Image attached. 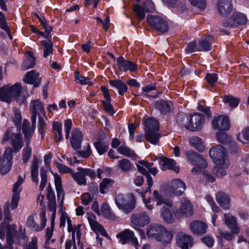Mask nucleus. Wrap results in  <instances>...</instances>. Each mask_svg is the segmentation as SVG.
I'll return each instance as SVG.
<instances>
[{"instance_id": "obj_20", "label": "nucleus", "mask_w": 249, "mask_h": 249, "mask_svg": "<svg viewBox=\"0 0 249 249\" xmlns=\"http://www.w3.org/2000/svg\"><path fill=\"white\" fill-rule=\"evenodd\" d=\"M40 74L35 70H32L26 73L24 81L25 83L33 84L35 87H37L41 83V78Z\"/></svg>"}, {"instance_id": "obj_56", "label": "nucleus", "mask_w": 249, "mask_h": 249, "mask_svg": "<svg viewBox=\"0 0 249 249\" xmlns=\"http://www.w3.org/2000/svg\"><path fill=\"white\" fill-rule=\"evenodd\" d=\"M191 4L193 6L197 7L201 10H204L206 6V2L205 0H189Z\"/></svg>"}, {"instance_id": "obj_59", "label": "nucleus", "mask_w": 249, "mask_h": 249, "mask_svg": "<svg viewBox=\"0 0 249 249\" xmlns=\"http://www.w3.org/2000/svg\"><path fill=\"white\" fill-rule=\"evenodd\" d=\"M218 233L222 238L228 241H231L234 237V235L235 234V233H233L231 231V232H229L226 231H223L221 230H219Z\"/></svg>"}, {"instance_id": "obj_53", "label": "nucleus", "mask_w": 249, "mask_h": 249, "mask_svg": "<svg viewBox=\"0 0 249 249\" xmlns=\"http://www.w3.org/2000/svg\"><path fill=\"white\" fill-rule=\"evenodd\" d=\"M46 128V124L43 118L39 116L38 117V129L39 133L41 135V139L44 138L45 130Z\"/></svg>"}, {"instance_id": "obj_18", "label": "nucleus", "mask_w": 249, "mask_h": 249, "mask_svg": "<svg viewBox=\"0 0 249 249\" xmlns=\"http://www.w3.org/2000/svg\"><path fill=\"white\" fill-rule=\"evenodd\" d=\"M224 216L225 223L228 228L232 233H235L236 235L238 234L240 231V228L238 226L236 217L228 213H225Z\"/></svg>"}, {"instance_id": "obj_31", "label": "nucleus", "mask_w": 249, "mask_h": 249, "mask_svg": "<svg viewBox=\"0 0 249 249\" xmlns=\"http://www.w3.org/2000/svg\"><path fill=\"white\" fill-rule=\"evenodd\" d=\"M190 144L200 152L205 149V146L201 138L197 136H192L189 139Z\"/></svg>"}, {"instance_id": "obj_1", "label": "nucleus", "mask_w": 249, "mask_h": 249, "mask_svg": "<svg viewBox=\"0 0 249 249\" xmlns=\"http://www.w3.org/2000/svg\"><path fill=\"white\" fill-rule=\"evenodd\" d=\"M27 92L22 89L21 85L16 83L13 85H7L0 88V99L9 103L15 99L19 104L26 101Z\"/></svg>"}, {"instance_id": "obj_63", "label": "nucleus", "mask_w": 249, "mask_h": 249, "mask_svg": "<svg viewBox=\"0 0 249 249\" xmlns=\"http://www.w3.org/2000/svg\"><path fill=\"white\" fill-rule=\"evenodd\" d=\"M91 153L92 151L90 148V146L89 144H88L86 150L78 151L76 152L75 154L81 156V157L85 158H87L91 155Z\"/></svg>"}, {"instance_id": "obj_51", "label": "nucleus", "mask_w": 249, "mask_h": 249, "mask_svg": "<svg viewBox=\"0 0 249 249\" xmlns=\"http://www.w3.org/2000/svg\"><path fill=\"white\" fill-rule=\"evenodd\" d=\"M26 225L31 230L35 231H39V225L35 221L34 216L33 215H30L28 217L26 221Z\"/></svg>"}, {"instance_id": "obj_6", "label": "nucleus", "mask_w": 249, "mask_h": 249, "mask_svg": "<svg viewBox=\"0 0 249 249\" xmlns=\"http://www.w3.org/2000/svg\"><path fill=\"white\" fill-rule=\"evenodd\" d=\"M77 170V172L76 173H73L72 171L71 175L74 180L79 185H86V176L91 178L95 177V173L91 169L78 167Z\"/></svg>"}, {"instance_id": "obj_14", "label": "nucleus", "mask_w": 249, "mask_h": 249, "mask_svg": "<svg viewBox=\"0 0 249 249\" xmlns=\"http://www.w3.org/2000/svg\"><path fill=\"white\" fill-rule=\"evenodd\" d=\"M213 127L220 131H226L230 128V122L228 118L224 115H219L213 119L212 122Z\"/></svg>"}, {"instance_id": "obj_39", "label": "nucleus", "mask_w": 249, "mask_h": 249, "mask_svg": "<svg viewBox=\"0 0 249 249\" xmlns=\"http://www.w3.org/2000/svg\"><path fill=\"white\" fill-rule=\"evenodd\" d=\"M38 162L37 158L34 157L31 165V175L32 180L36 183H38Z\"/></svg>"}, {"instance_id": "obj_32", "label": "nucleus", "mask_w": 249, "mask_h": 249, "mask_svg": "<svg viewBox=\"0 0 249 249\" xmlns=\"http://www.w3.org/2000/svg\"><path fill=\"white\" fill-rule=\"evenodd\" d=\"M146 140L152 144H158L160 134L157 131H147L145 134Z\"/></svg>"}, {"instance_id": "obj_35", "label": "nucleus", "mask_w": 249, "mask_h": 249, "mask_svg": "<svg viewBox=\"0 0 249 249\" xmlns=\"http://www.w3.org/2000/svg\"><path fill=\"white\" fill-rule=\"evenodd\" d=\"M169 207L166 205L163 206L161 209V215L166 222L171 223L174 221V218Z\"/></svg>"}, {"instance_id": "obj_7", "label": "nucleus", "mask_w": 249, "mask_h": 249, "mask_svg": "<svg viewBox=\"0 0 249 249\" xmlns=\"http://www.w3.org/2000/svg\"><path fill=\"white\" fill-rule=\"evenodd\" d=\"M13 149L10 147H7L3 154V158L0 160V172L2 175L7 174L11 170L13 160Z\"/></svg>"}, {"instance_id": "obj_24", "label": "nucleus", "mask_w": 249, "mask_h": 249, "mask_svg": "<svg viewBox=\"0 0 249 249\" xmlns=\"http://www.w3.org/2000/svg\"><path fill=\"white\" fill-rule=\"evenodd\" d=\"M186 189L185 183L180 179H176L172 181L171 190L177 195H181Z\"/></svg>"}, {"instance_id": "obj_60", "label": "nucleus", "mask_w": 249, "mask_h": 249, "mask_svg": "<svg viewBox=\"0 0 249 249\" xmlns=\"http://www.w3.org/2000/svg\"><path fill=\"white\" fill-rule=\"evenodd\" d=\"M24 179L23 178L19 177L18 178V181L14 184L13 187V194H18L20 195V193L21 189H19L20 186L22 184V183L23 182Z\"/></svg>"}, {"instance_id": "obj_5", "label": "nucleus", "mask_w": 249, "mask_h": 249, "mask_svg": "<svg viewBox=\"0 0 249 249\" xmlns=\"http://www.w3.org/2000/svg\"><path fill=\"white\" fill-rule=\"evenodd\" d=\"M209 155L213 159L216 165H223L228 167L229 160L227 158L226 149L221 145H218L212 148L209 151Z\"/></svg>"}, {"instance_id": "obj_47", "label": "nucleus", "mask_w": 249, "mask_h": 249, "mask_svg": "<svg viewBox=\"0 0 249 249\" xmlns=\"http://www.w3.org/2000/svg\"><path fill=\"white\" fill-rule=\"evenodd\" d=\"M94 146L100 155L106 153L108 148V145L107 144L100 141L95 142Z\"/></svg>"}, {"instance_id": "obj_10", "label": "nucleus", "mask_w": 249, "mask_h": 249, "mask_svg": "<svg viewBox=\"0 0 249 249\" xmlns=\"http://www.w3.org/2000/svg\"><path fill=\"white\" fill-rule=\"evenodd\" d=\"M117 237L120 239V242L122 244H125L129 241L131 245L135 247L136 249H139L140 248L137 239L135 236L133 231L129 229H125L118 234Z\"/></svg>"}, {"instance_id": "obj_21", "label": "nucleus", "mask_w": 249, "mask_h": 249, "mask_svg": "<svg viewBox=\"0 0 249 249\" xmlns=\"http://www.w3.org/2000/svg\"><path fill=\"white\" fill-rule=\"evenodd\" d=\"M190 227L193 233L197 235H201L205 233L207 229V225L203 221L199 220L191 222Z\"/></svg>"}, {"instance_id": "obj_19", "label": "nucleus", "mask_w": 249, "mask_h": 249, "mask_svg": "<svg viewBox=\"0 0 249 249\" xmlns=\"http://www.w3.org/2000/svg\"><path fill=\"white\" fill-rule=\"evenodd\" d=\"M231 2V0H218L217 3L218 13L225 16L231 13L233 9Z\"/></svg>"}, {"instance_id": "obj_62", "label": "nucleus", "mask_w": 249, "mask_h": 249, "mask_svg": "<svg viewBox=\"0 0 249 249\" xmlns=\"http://www.w3.org/2000/svg\"><path fill=\"white\" fill-rule=\"evenodd\" d=\"M41 180L40 185V189L43 190L45 188L47 181V175L46 172L42 169L40 171Z\"/></svg>"}, {"instance_id": "obj_41", "label": "nucleus", "mask_w": 249, "mask_h": 249, "mask_svg": "<svg viewBox=\"0 0 249 249\" xmlns=\"http://www.w3.org/2000/svg\"><path fill=\"white\" fill-rule=\"evenodd\" d=\"M41 44L43 46V56L46 58L50 54L53 53V44L50 40H43L41 41Z\"/></svg>"}, {"instance_id": "obj_26", "label": "nucleus", "mask_w": 249, "mask_h": 249, "mask_svg": "<svg viewBox=\"0 0 249 249\" xmlns=\"http://www.w3.org/2000/svg\"><path fill=\"white\" fill-rule=\"evenodd\" d=\"M155 107L160 110L162 114H165L170 111L173 107V105L171 102L160 100L156 101L155 104Z\"/></svg>"}, {"instance_id": "obj_23", "label": "nucleus", "mask_w": 249, "mask_h": 249, "mask_svg": "<svg viewBox=\"0 0 249 249\" xmlns=\"http://www.w3.org/2000/svg\"><path fill=\"white\" fill-rule=\"evenodd\" d=\"M216 200L220 206L225 209H230V198L225 193L218 192L216 195Z\"/></svg>"}, {"instance_id": "obj_37", "label": "nucleus", "mask_w": 249, "mask_h": 249, "mask_svg": "<svg viewBox=\"0 0 249 249\" xmlns=\"http://www.w3.org/2000/svg\"><path fill=\"white\" fill-rule=\"evenodd\" d=\"M172 238V233L164 229V232H162V233L159 235V237L157 238L156 240L160 242L162 244H167L171 242Z\"/></svg>"}, {"instance_id": "obj_25", "label": "nucleus", "mask_w": 249, "mask_h": 249, "mask_svg": "<svg viewBox=\"0 0 249 249\" xmlns=\"http://www.w3.org/2000/svg\"><path fill=\"white\" fill-rule=\"evenodd\" d=\"M36 60L33 53L30 51L27 52L26 57L22 64V69L26 70L33 68L35 65Z\"/></svg>"}, {"instance_id": "obj_52", "label": "nucleus", "mask_w": 249, "mask_h": 249, "mask_svg": "<svg viewBox=\"0 0 249 249\" xmlns=\"http://www.w3.org/2000/svg\"><path fill=\"white\" fill-rule=\"evenodd\" d=\"M205 79L211 87H214L218 80V75L216 73H207Z\"/></svg>"}, {"instance_id": "obj_12", "label": "nucleus", "mask_w": 249, "mask_h": 249, "mask_svg": "<svg viewBox=\"0 0 249 249\" xmlns=\"http://www.w3.org/2000/svg\"><path fill=\"white\" fill-rule=\"evenodd\" d=\"M131 221L133 225L143 227L150 223V219L146 212H143L132 214L131 217Z\"/></svg>"}, {"instance_id": "obj_11", "label": "nucleus", "mask_w": 249, "mask_h": 249, "mask_svg": "<svg viewBox=\"0 0 249 249\" xmlns=\"http://www.w3.org/2000/svg\"><path fill=\"white\" fill-rule=\"evenodd\" d=\"M147 19L149 24L159 32L164 33L168 31L167 22L160 17L149 15Z\"/></svg>"}, {"instance_id": "obj_8", "label": "nucleus", "mask_w": 249, "mask_h": 249, "mask_svg": "<svg viewBox=\"0 0 249 249\" xmlns=\"http://www.w3.org/2000/svg\"><path fill=\"white\" fill-rule=\"evenodd\" d=\"M247 22L246 16L240 12H234L230 18L224 22L226 27L236 28L239 25H245Z\"/></svg>"}, {"instance_id": "obj_2", "label": "nucleus", "mask_w": 249, "mask_h": 249, "mask_svg": "<svg viewBox=\"0 0 249 249\" xmlns=\"http://www.w3.org/2000/svg\"><path fill=\"white\" fill-rule=\"evenodd\" d=\"M30 111L31 112V121L32 127L30 126V123L27 120H24L22 124V132L27 138H30L34 132L36 128V119L37 115L40 116V114L46 116V113L43 105L38 99L32 101L30 104Z\"/></svg>"}, {"instance_id": "obj_33", "label": "nucleus", "mask_w": 249, "mask_h": 249, "mask_svg": "<svg viewBox=\"0 0 249 249\" xmlns=\"http://www.w3.org/2000/svg\"><path fill=\"white\" fill-rule=\"evenodd\" d=\"M153 200L156 202V204L158 206L161 205V204H165L164 206L168 207H172V203L170 201H166L164 200L163 197L159 193L157 190H155L153 192ZM152 200L153 199H152Z\"/></svg>"}, {"instance_id": "obj_3", "label": "nucleus", "mask_w": 249, "mask_h": 249, "mask_svg": "<svg viewBox=\"0 0 249 249\" xmlns=\"http://www.w3.org/2000/svg\"><path fill=\"white\" fill-rule=\"evenodd\" d=\"M115 202L118 209L126 214L131 213L135 207L136 200L132 193L116 194Z\"/></svg>"}, {"instance_id": "obj_42", "label": "nucleus", "mask_w": 249, "mask_h": 249, "mask_svg": "<svg viewBox=\"0 0 249 249\" xmlns=\"http://www.w3.org/2000/svg\"><path fill=\"white\" fill-rule=\"evenodd\" d=\"M67 224H68V231L69 232H71V231L72 232V239H73V242H74V245H73V249H76V245L75 244L74 236H75V233L76 232V233L77 238L78 239V240H80V230L77 228H73V227L72 226V224H71V220L70 219H68Z\"/></svg>"}, {"instance_id": "obj_44", "label": "nucleus", "mask_w": 249, "mask_h": 249, "mask_svg": "<svg viewBox=\"0 0 249 249\" xmlns=\"http://www.w3.org/2000/svg\"><path fill=\"white\" fill-rule=\"evenodd\" d=\"M101 209L103 214L106 217L112 220H116L117 219V216L111 213L110 208L108 204L103 203Z\"/></svg>"}, {"instance_id": "obj_58", "label": "nucleus", "mask_w": 249, "mask_h": 249, "mask_svg": "<svg viewBox=\"0 0 249 249\" xmlns=\"http://www.w3.org/2000/svg\"><path fill=\"white\" fill-rule=\"evenodd\" d=\"M90 226L93 231L101 232H102L103 235L107 236V234L104 231V227L101 225H100L97 221H95Z\"/></svg>"}, {"instance_id": "obj_34", "label": "nucleus", "mask_w": 249, "mask_h": 249, "mask_svg": "<svg viewBox=\"0 0 249 249\" xmlns=\"http://www.w3.org/2000/svg\"><path fill=\"white\" fill-rule=\"evenodd\" d=\"M114 184V181L110 178H105L100 184L99 190L101 194H104L107 193L110 188Z\"/></svg>"}, {"instance_id": "obj_30", "label": "nucleus", "mask_w": 249, "mask_h": 249, "mask_svg": "<svg viewBox=\"0 0 249 249\" xmlns=\"http://www.w3.org/2000/svg\"><path fill=\"white\" fill-rule=\"evenodd\" d=\"M109 83L112 87L118 89L119 94L121 95H123L127 91V85L121 80H110Z\"/></svg>"}, {"instance_id": "obj_40", "label": "nucleus", "mask_w": 249, "mask_h": 249, "mask_svg": "<svg viewBox=\"0 0 249 249\" xmlns=\"http://www.w3.org/2000/svg\"><path fill=\"white\" fill-rule=\"evenodd\" d=\"M27 142L26 144V147L24 148L23 150V155H22V160L24 163H26L28 162V160L30 159L32 153V148L30 146V139L32 136L30 138H27L25 136Z\"/></svg>"}, {"instance_id": "obj_15", "label": "nucleus", "mask_w": 249, "mask_h": 249, "mask_svg": "<svg viewBox=\"0 0 249 249\" xmlns=\"http://www.w3.org/2000/svg\"><path fill=\"white\" fill-rule=\"evenodd\" d=\"M193 213L192 204L189 200L186 199L181 201L180 209L174 212L175 215L178 217L181 216H190L192 215Z\"/></svg>"}, {"instance_id": "obj_13", "label": "nucleus", "mask_w": 249, "mask_h": 249, "mask_svg": "<svg viewBox=\"0 0 249 249\" xmlns=\"http://www.w3.org/2000/svg\"><path fill=\"white\" fill-rule=\"evenodd\" d=\"M119 69L121 71L125 72L129 71L131 72L136 71L138 70L137 64L130 60H125L121 56L117 59Z\"/></svg>"}, {"instance_id": "obj_22", "label": "nucleus", "mask_w": 249, "mask_h": 249, "mask_svg": "<svg viewBox=\"0 0 249 249\" xmlns=\"http://www.w3.org/2000/svg\"><path fill=\"white\" fill-rule=\"evenodd\" d=\"M159 159L160 165L162 170L171 169L177 173L179 172V168L175 166L176 162L174 160L167 158H159Z\"/></svg>"}, {"instance_id": "obj_36", "label": "nucleus", "mask_w": 249, "mask_h": 249, "mask_svg": "<svg viewBox=\"0 0 249 249\" xmlns=\"http://www.w3.org/2000/svg\"><path fill=\"white\" fill-rule=\"evenodd\" d=\"M147 131H154L158 132L159 124L157 120L154 118H148L145 121Z\"/></svg>"}, {"instance_id": "obj_50", "label": "nucleus", "mask_w": 249, "mask_h": 249, "mask_svg": "<svg viewBox=\"0 0 249 249\" xmlns=\"http://www.w3.org/2000/svg\"><path fill=\"white\" fill-rule=\"evenodd\" d=\"M117 151L121 154L126 157H133L135 156L134 152L126 146H121L117 149Z\"/></svg>"}, {"instance_id": "obj_9", "label": "nucleus", "mask_w": 249, "mask_h": 249, "mask_svg": "<svg viewBox=\"0 0 249 249\" xmlns=\"http://www.w3.org/2000/svg\"><path fill=\"white\" fill-rule=\"evenodd\" d=\"M204 123V116L198 113L189 115L188 124L187 129L191 131H198L202 129Z\"/></svg>"}, {"instance_id": "obj_28", "label": "nucleus", "mask_w": 249, "mask_h": 249, "mask_svg": "<svg viewBox=\"0 0 249 249\" xmlns=\"http://www.w3.org/2000/svg\"><path fill=\"white\" fill-rule=\"evenodd\" d=\"M53 176L58 199H61L62 201L64 198L65 195L62 188L61 178L60 176L57 174H53Z\"/></svg>"}, {"instance_id": "obj_27", "label": "nucleus", "mask_w": 249, "mask_h": 249, "mask_svg": "<svg viewBox=\"0 0 249 249\" xmlns=\"http://www.w3.org/2000/svg\"><path fill=\"white\" fill-rule=\"evenodd\" d=\"M212 37L209 36L205 38L200 40L197 45V51H209L212 48L211 42Z\"/></svg>"}, {"instance_id": "obj_46", "label": "nucleus", "mask_w": 249, "mask_h": 249, "mask_svg": "<svg viewBox=\"0 0 249 249\" xmlns=\"http://www.w3.org/2000/svg\"><path fill=\"white\" fill-rule=\"evenodd\" d=\"M189 115L184 113H179L178 114L176 122L180 125L187 129V125L188 124Z\"/></svg>"}, {"instance_id": "obj_55", "label": "nucleus", "mask_w": 249, "mask_h": 249, "mask_svg": "<svg viewBox=\"0 0 249 249\" xmlns=\"http://www.w3.org/2000/svg\"><path fill=\"white\" fill-rule=\"evenodd\" d=\"M134 11L136 13L137 17L140 19L142 20L145 18L144 9L139 5H136L134 7Z\"/></svg>"}, {"instance_id": "obj_29", "label": "nucleus", "mask_w": 249, "mask_h": 249, "mask_svg": "<svg viewBox=\"0 0 249 249\" xmlns=\"http://www.w3.org/2000/svg\"><path fill=\"white\" fill-rule=\"evenodd\" d=\"M164 229L160 225H150L147 230V235L149 237L155 238L157 240V238L162 233V232H164Z\"/></svg>"}, {"instance_id": "obj_45", "label": "nucleus", "mask_w": 249, "mask_h": 249, "mask_svg": "<svg viewBox=\"0 0 249 249\" xmlns=\"http://www.w3.org/2000/svg\"><path fill=\"white\" fill-rule=\"evenodd\" d=\"M223 101L225 104H229L230 106L232 108L236 107L240 102L238 98H235L230 95H225L223 97Z\"/></svg>"}, {"instance_id": "obj_38", "label": "nucleus", "mask_w": 249, "mask_h": 249, "mask_svg": "<svg viewBox=\"0 0 249 249\" xmlns=\"http://www.w3.org/2000/svg\"><path fill=\"white\" fill-rule=\"evenodd\" d=\"M1 224L5 225L3 227H5L4 229L6 233V242H11L13 240V236L16 233V226L15 225L11 226L5 222H3Z\"/></svg>"}, {"instance_id": "obj_16", "label": "nucleus", "mask_w": 249, "mask_h": 249, "mask_svg": "<svg viewBox=\"0 0 249 249\" xmlns=\"http://www.w3.org/2000/svg\"><path fill=\"white\" fill-rule=\"evenodd\" d=\"M83 139V135L82 132L78 128L73 129L70 139L72 148L76 150L81 149Z\"/></svg>"}, {"instance_id": "obj_49", "label": "nucleus", "mask_w": 249, "mask_h": 249, "mask_svg": "<svg viewBox=\"0 0 249 249\" xmlns=\"http://www.w3.org/2000/svg\"><path fill=\"white\" fill-rule=\"evenodd\" d=\"M227 167L223 165H216L212 170L213 174L217 177L224 176L226 174L225 169Z\"/></svg>"}, {"instance_id": "obj_64", "label": "nucleus", "mask_w": 249, "mask_h": 249, "mask_svg": "<svg viewBox=\"0 0 249 249\" xmlns=\"http://www.w3.org/2000/svg\"><path fill=\"white\" fill-rule=\"evenodd\" d=\"M72 125V121L71 119H67L65 120L64 123V127H65V136L66 139H68L70 136V130L71 128Z\"/></svg>"}, {"instance_id": "obj_17", "label": "nucleus", "mask_w": 249, "mask_h": 249, "mask_svg": "<svg viewBox=\"0 0 249 249\" xmlns=\"http://www.w3.org/2000/svg\"><path fill=\"white\" fill-rule=\"evenodd\" d=\"M178 246L181 249H188L193 245V238L189 235L183 232L179 233L177 237Z\"/></svg>"}, {"instance_id": "obj_61", "label": "nucleus", "mask_w": 249, "mask_h": 249, "mask_svg": "<svg viewBox=\"0 0 249 249\" xmlns=\"http://www.w3.org/2000/svg\"><path fill=\"white\" fill-rule=\"evenodd\" d=\"M102 104L104 109L108 113L113 115L115 111L114 110L112 105L110 104V102H106L105 101H102Z\"/></svg>"}, {"instance_id": "obj_48", "label": "nucleus", "mask_w": 249, "mask_h": 249, "mask_svg": "<svg viewBox=\"0 0 249 249\" xmlns=\"http://www.w3.org/2000/svg\"><path fill=\"white\" fill-rule=\"evenodd\" d=\"M186 157L193 165L196 164V160L200 159V155L193 150L188 151L185 154Z\"/></svg>"}, {"instance_id": "obj_54", "label": "nucleus", "mask_w": 249, "mask_h": 249, "mask_svg": "<svg viewBox=\"0 0 249 249\" xmlns=\"http://www.w3.org/2000/svg\"><path fill=\"white\" fill-rule=\"evenodd\" d=\"M74 77L75 81L81 85H87L89 83V79L80 75L78 71H76L74 72Z\"/></svg>"}, {"instance_id": "obj_57", "label": "nucleus", "mask_w": 249, "mask_h": 249, "mask_svg": "<svg viewBox=\"0 0 249 249\" xmlns=\"http://www.w3.org/2000/svg\"><path fill=\"white\" fill-rule=\"evenodd\" d=\"M56 166L59 172L61 174L70 173L71 174L72 173L71 169L64 164L56 162Z\"/></svg>"}, {"instance_id": "obj_43", "label": "nucleus", "mask_w": 249, "mask_h": 249, "mask_svg": "<svg viewBox=\"0 0 249 249\" xmlns=\"http://www.w3.org/2000/svg\"><path fill=\"white\" fill-rule=\"evenodd\" d=\"M132 167V163L127 159H124L118 161V167L122 171L127 172L131 169Z\"/></svg>"}, {"instance_id": "obj_4", "label": "nucleus", "mask_w": 249, "mask_h": 249, "mask_svg": "<svg viewBox=\"0 0 249 249\" xmlns=\"http://www.w3.org/2000/svg\"><path fill=\"white\" fill-rule=\"evenodd\" d=\"M10 140L11 145L14 149V152H18L24 145L22 136L20 132H14V128H9L5 132L4 136L1 142L4 144L6 142Z\"/></svg>"}]
</instances>
